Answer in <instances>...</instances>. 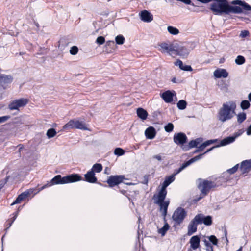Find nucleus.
Wrapping results in <instances>:
<instances>
[{
    "label": "nucleus",
    "instance_id": "obj_32",
    "mask_svg": "<svg viewBox=\"0 0 251 251\" xmlns=\"http://www.w3.org/2000/svg\"><path fill=\"white\" fill-rule=\"evenodd\" d=\"M102 170V166L101 164L96 163L93 165L91 171H93V172L95 173H100V172Z\"/></svg>",
    "mask_w": 251,
    "mask_h": 251
},
{
    "label": "nucleus",
    "instance_id": "obj_35",
    "mask_svg": "<svg viewBox=\"0 0 251 251\" xmlns=\"http://www.w3.org/2000/svg\"><path fill=\"white\" fill-rule=\"evenodd\" d=\"M56 132L54 128H50L47 131L46 135L48 138H51L54 137L56 134Z\"/></svg>",
    "mask_w": 251,
    "mask_h": 251
},
{
    "label": "nucleus",
    "instance_id": "obj_33",
    "mask_svg": "<svg viewBox=\"0 0 251 251\" xmlns=\"http://www.w3.org/2000/svg\"><path fill=\"white\" fill-rule=\"evenodd\" d=\"M167 30L169 33L174 35L178 34L179 32V30L177 28L172 26H168Z\"/></svg>",
    "mask_w": 251,
    "mask_h": 251
},
{
    "label": "nucleus",
    "instance_id": "obj_42",
    "mask_svg": "<svg viewBox=\"0 0 251 251\" xmlns=\"http://www.w3.org/2000/svg\"><path fill=\"white\" fill-rule=\"evenodd\" d=\"M125 153L124 150L120 148H117L114 150V154L118 156H121Z\"/></svg>",
    "mask_w": 251,
    "mask_h": 251
},
{
    "label": "nucleus",
    "instance_id": "obj_13",
    "mask_svg": "<svg viewBox=\"0 0 251 251\" xmlns=\"http://www.w3.org/2000/svg\"><path fill=\"white\" fill-rule=\"evenodd\" d=\"M187 140L186 135L182 132L174 134L173 140L175 144L178 145H182L185 144Z\"/></svg>",
    "mask_w": 251,
    "mask_h": 251
},
{
    "label": "nucleus",
    "instance_id": "obj_40",
    "mask_svg": "<svg viewBox=\"0 0 251 251\" xmlns=\"http://www.w3.org/2000/svg\"><path fill=\"white\" fill-rule=\"evenodd\" d=\"M209 241L211 242L213 245H217L218 244V239L214 235H211L207 237Z\"/></svg>",
    "mask_w": 251,
    "mask_h": 251
},
{
    "label": "nucleus",
    "instance_id": "obj_6",
    "mask_svg": "<svg viewBox=\"0 0 251 251\" xmlns=\"http://www.w3.org/2000/svg\"><path fill=\"white\" fill-rule=\"evenodd\" d=\"M216 186V185L214 182L208 180H203L199 185V188L201 193V196L200 197L197 201H199L201 199L205 196L209 192L210 189L215 187Z\"/></svg>",
    "mask_w": 251,
    "mask_h": 251
},
{
    "label": "nucleus",
    "instance_id": "obj_49",
    "mask_svg": "<svg viewBox=\"0 0 251 251\" xmlns=\"http://www.w3.org/2000/svg\"><path fill=\"white\" fill-rule=\"evenodd\" d=\"M183 62L179 59H178L176 62H175V65L176 66H178L179 68L181 69V67H183Z\"/></svg>",
    "mask_w": 251,
    "mask_h": 251
},
{
    "label": "nucleus",
    "instance_id": "obj_15",
    "mask_svg": "<svg viewBox=\"0 0 251 251\" xmlns=\"http://www.w3.org/2000/svg\"><path fill=\"white\" fill-rule=\"evenodd\" d=\"M196 216L200 220L199 224L203 223L205 225L209 226L212 223V217L210 216H204L202 214H198Z\"/></svg>",
    "mask_w": 251,
    "mask_h": 251
},
{
    "label": "nucleus",
    "instance_id": "obj_45",
    "mask_svg": "<svg viewBox=\"0 0 251 251\" xmlns=\"http://www.w3.org/2000/svg\"><path fill=\"white\" fill-rule=\"evenodd\" d=\"M203 242L204 243L205 246L207 248V250L208 251H213V249L212 246L206 240H204Z\"/></svg>",
    "mask_w": 251,
    "mask_h": 251
},
{
    "label": "nucleus",
    "instance_id": "obj_24",
    "mask_svg": "<svg viewBox=\"0 0 251 251\" xmlns=\"http://www.w3.org/2000/svg\"><path fill=\"white\" fill-rule=\"evenodd\" d=\"M145 134L147 138L149 139H153L156 135V131L154 128L152 126L147 128L145 131Z\"/></svg>",
    "mask_w": 251,
    "mask_h": 251
},
{
    "label": "nucleus",
    "instance_id": "obj_53",
    "mask_svg": "<svg viewBox=\"0 0 251 251\" xmlns=\"http://www.w3.org/2000/svg\"><path fill=\"white\" fill-rule=\"evenodd\" d=\"M152 158L154 159H157L158 161L162 160V157L160 154L155 155L153 156Z\"/></svg>",
    "mask_w": 251,
    "mask_h": 251
},
{
    "label": "nucleus",
    "instance_id": "obj_47",
    "mask_svg": "<svg viewBox=\"0 0 251 251\" xmlns=\"http://www.w3.org/2000/svg\"><path fill=\"white\" fill-rule=\"evenodd\" d=\"M181 70L185 71H192L193 70L192 68L190 65L183 64V67H181Z\"/></svg>",
    "mask_w": 251,
    "mask_h": 251
},
{
    "label": "nucleus",
    "instance_id": "obj_34",
    "mask_svg": "<svg viewBox=\"0 0 251 251\" xmlns=\"http://www.w3.org/2000/svg\"><path fill=\"white\" fill-rule=\"evenodd\" d=\"M187 102L185 100H180L177 103V107L180 110H184L186 108Z\"/></svg>",
    "mask_w": 251,
    "mask_h": 251
},
{
    "label": "nucleus",
    "instance_id": "obj_61",
    "mask_svg": "<svg viewBox=\"0 0 251 251\" xmlns=\"http://www.w3.org/2000/svg\"><path fill=\"white\" fill-rule=\"evenodd\" d=\"M48 187V185H47H47H45L44 186H43L42 187V189H44V188H46V187Z\"/></svg>",
    "mask_w": 251,
    "mask_h": 251
},
{
    "label": "nucleus",
    "instance_id": "obj_39",
    "mask_svg": "<svg viewBox=\"0 0 251 251\" xmlns=\"http://www.w3.org/2000/svg\"><path fill=\"white\" fill-rule=\"evenodd\" d=\"M115 41L117 44L122 45L125 41V38L123 35H119L115 38Z\"/></svg>",
    "mask_w": 251,
    "mask_h": 251
},
{
    "label": "nucleus",
    "instance_id": "obj_9",
    "mask_svg": "<svg viewBox=\"0 0 251 251\" xmlns=\"http://www.w3.org/2000/svg\"><path fill=\"white\" fill-rule=\"evenodd\" d=\"M159 50L163 53H167L171 56H174L175 43L168 44L167 43H162L159 45Z\"/></svg>",
    "mask_w": 251,
    "mask_h": 251
},
{
    "label": "nucleus",
    "instance_id": "obj_54",
    "mask_svg": "<svg viewBox=\"0 0 251 251\" xmlns=\"http://www.w3.org/2000/svg\"><path fill=\"white\" fill-rule=\"evenodd\" d=\"M198 1H200L202 3H207L209 2H211L212 0H197Z\"/></svg>",
    "mask_w": 251,
    "mask_h": 251
},
{
    "label": "nucleus",
    "instance_id": "obj_10",
    "mask_svg": "<svg viewBox=\"0 0 251 251\" xmlns=\"http://www.w3.org/2000/svg\"><path fill=\"white\" fill-rule=\"evenodd\" d=\"M174 54V56L178 55L182 58H186L190 52V50L185 47L182 46L177 43H175Z\"/></svg>",
    "mask_w": 251,
    "mask_h": 251
},
{
    "label": "nucleus",
    "instance_id": "obj_29",
    "mask_svg": "<svg viewBox=\"0 0 251 251\" xmlns=\"http://www.w3.org/2000/svg\"><path fill=\"white\" fill-rule=\"evenodd\" d=\"M170 226L167 223H165L164 226L160 228L158 232L159 234H161L162 236H164L166 233V232L168 230Z\"/></svg>",
    "mask_w": 251,
    "mask_h": 251
},
{
    "label": "nucleus",
    "instance_id": "obj_16",
    "mask_svg": "<svg viewBox=\"0 0 251 251\" xmlns=\"http://www.w3.org/2000/svg\"><path fill=\"white\" fill-rule=\"evenodd\" d=\"M140 19L144 22L149 23L153 20V15L148 11L144 10L140 13Z\"/></svg>",
    "mask_w": 251,
    "mask_h": 251
},
{
    "label": "nucleus",
    "instance_id": "obj_36",
    "mask_svg": "<svg viewBox=\"0 0 251 251\" xmlns=\"http://www.w3.org/2000/svg\"><path fill=\"white\" fill-rule=\"evenodd\" d=\"M237 122L241 124L246 119V113L242 112L239 113L237 116Z\"/></svg>",
    "mask_w": 251,
    "mask_h": 251
},
{
    "label": "nucleus",
    "instance_id": "obj_50",
    "mask_svg": "<svg viewBox=\"0 0 251 251\" xmlns=\"http://www.w3.org/2000/svg\"><path fill=\"white\" fill-rule=\"evenodd\" d=\"M205 148L204 146H203V145H201L199 147H198V149L194 151V153H196L198 152L201 151H202Z\"/></svg>",
    "mask_w": 251,
    "mask_h": 251
},
{
    "label": "nucleus",
    "instance_id": "obj_22",
    "mask_svg": "<svg viewBox=\"0 0 251 251\" xmlns=\"http://www.w3.org/2000/svg\"><path fill=\"white\" fill-rule=\"evenodd\" d=\"M13 81V77L11 75L0 74V85L2 86L3 85L10 83Z\"/></svg>",
    "mask_w": 251,
    "mask_h": 251
},
{
    "label": "nucleus",
    "instance_id": "obj_58",
    "mask_svg": "<svg viewBox=\"0 0 251 251\" xmlns=\"http://www.w3.org/2000/svg\"><path fill=\"white\" fill-rule=\"evenodd\" d=\"M17 215H18V213H17H17H15V215H14V217H13V220L12 221L11 223L9 224V227H10V226H11L12 223L14 222V221L16 219V217H17Z\"/></svg>",
    "mask_w": 251,
    "mask_h": 251
},
{
    "label": "nucleus",
    "instance_id": "obj_18",
    "mask_svg": "<svg viewBox=\"0 0 251 251\" xmlns=\"http://www.w3.org/2000/svg\"><path fill=\"white\" fill-rule=\"evenodd\" d=\"M213 75L216 78H226L228 75V73L225 69L218 68L214 71Z\"/></svg>",
    "mask_w": 251,
    "mask_h": 251
},
{
    "label": "nucleus",
    "instance_id": "obj_57",
    "mask_svg": "<svg viewBox=\"0 0 251 251\" xmlns=\"http://www.w3.org/2000/svg\"><path fill=\"white\" fill-rule=\"evenodd\" d=\"M224 233H225V239H226V245H227L228 243V240L227 238V231H226V230H225Z\"/></svg>",
    "mask_w": 251,
    "mask_h": 251
},
{
    "label": "nucleus",
    "instance_id": "obj_27",
    "mask_svg": "<svg viewBox=\"0 0 251 251\" xmlns=\"http://www.w3.org/2000/svg\"><path fill=\"white\" fill-rule=\"evenodd\" d=\"M182 171V170L181 169L180 167L178 169L175 170L174 173L169 176L166 177L165 179L169 181V182H170V183L171 184L172 182H173L175 180V176Z\"/></svg>",
    "mask_w": 251,
    "mask_h": 251
},
{
    "label": "nucleus",
    "instance_id": "obj_19",
    "mask_svg": "<svg viewBox=\"0 0 251 251\" xmlns=\"http://www.w3.org/2000/svg\"><path fill=\"white\" fill-rule=\"evenodd\" d=\"M85 180L89 183H94L97 181V178L95 176V173L93 171H89L84 175Z\"/></svg>",
    "mask_w": 251,
    "mask_h": 251
},
{
    "label": "nucleus",
    "instance_id": "obj_43",
    "mask_svg": "<svg viewBox=\"0 0 251 251\" xmlns=\"http://www.w3.org/2000/svg\"><path fill=\"white\" fill-rule=\"evenodd\" d=\"M78 49L75 46H74L72 47H71L70 50V54L74 55L78 53Z\"/></svg>",
    "mask_w": 251,
    "mask_h": 251
},
{
    "label": "nucleus",
    "instance_id": "obj_11",
    "mask_svg": "<svg viewBox=\"0 0 251 251\" xmlns=\"http://www.w3.org/2000/svg\"><path fill=\"white\" fill-rule=\"evenodd\" d=\"M200 219L195 216L191 221L187 227V235L190 236L195 233L197 230V226L199 224Z\"/></svg>",
    "mask_w": 251,
    "mask_h": 251
},
{
    "label": "nucleus",
    "instance_id": "obj_17",
    "mask_svg": "<svg viewBox=\"0 0 251 251\" xmlns=\"http://www.w3.org/2000/svg\"><path fill=\"white\" fill-rule=\"evenodd\" d=\"M251 169V159L243 161L241 163L240 170L242 174L248 173Z\"/></svg>",
    "mask_w": 251,
    "mask_h": 251
},
{
    "label": "nucleus",
    "instance_id": "obj_59",
    "mask_svg": "<svg viewBox=\"0 0 251 251\" xmlns=\"http://www.w3.org/2000/svg\"><path fill=\"white\" fill-rule=\"evenodd\" d=\"M248 98L249 100H250V101H251V93H250L248 94Z\"/></svg>",
    "mask_w": 251,
    "mask_h": 251
},
{
    "label": "nucleus",
    "instance_id": "obj_1",
    "mask_svg": "<svg viewBox=\"0 0 251 251\" xmlns=\"http://www.w3.org/2000/svg\"><path fill=\"white\" fill-rule=\"evenodd\" d=\"M214 1L210 5V10L215 15H221L223 14H229L230 13L241 14L245 11H251V6L244 1L234 0L230 5L227 0H213Z\"/></svg>",
    "mask_w": 251,
    "mask_h": 251
},
{
    "label": "nucleus",
    "instance_id": "obj_52",
    "mask_svg": "<svg viewBox=\"0 0 251 251\" xmlns=\"http://www.w3.org/2000/svg\"><path fill=\"white\" fill-rule=\"evenodd\" d=\"M222 177L224 178V182H227L230 179V174H228V176H224V173H223Z\"/></svg>",
    "mask_w": 251,
    "mask_h": 251
},
{
    "label": "nucleus",
    "instance_id": "obj_14",
    "mask_svg": "<svg viewBox=\"0 0 251 251\" xmlns=\"http://www.w3.org/2000/svg\"><path fill=\"white\" fill-rule=\"evenodd\" d=\"M214 147H212L210 149L207 150L205 152L202 154H200L197 156H195L194 157L190 159L189 160L186 161L184 163H183L180 167L181 169L182 170L184 169L185 168L189 166L190 164L193 163L194 162L198 161L202 158V156L205 153L211 151Z\"/></svg>",
    "mask_w": 251,
    "mask_h": 251
},
{
    "label": "nucleus",
    "instance_id": "obj_31",
    "mask_svg": "<svg viewBox=\"0 0 251 251\" xmlns=\"http://www.w3.org/2000/svg\"><path fill=\"white\" fill-rule=\"evenodd\" d=\"M238 168L239 164H237L235 165L234 167H233L232 168L228 169L226 172L224 173V176H228V174H229L230 175L234 174L237 171Z\"/></svg>",
    "mask_w": 251,
    "mask_h": 251
},
{
    "label": "nucleus",
    "instance_id": "obj_21",
    "mask_svg": "<svg viewBox=\"0 0 251 251\" xmlns=\"http://www.w3.org/2000/svg\"><path fill=\"white\" fill-rule=\"evenodd\" d=\"M191 247L193 250H196L200 246V238L198 236H193L190 240Z\"/></svg>",
    "mask_w": 251,
    "mask_h": 251
},
{
    "label": "nucleus",
    "instance_id": "obj_28",
    "mask_svg": "<svg viewBox=\"0 0 251 251\" xmlns=\"http://www.w3.org/2000/svg\"><path fill=\"white\" fill-rule=\"evenodd\" d=\"M168 185H167L164 182H163L161 188L159 191L158 193L156 195H161V196H166L167 195V190L166 188Z\"/></svg>",
    "mask_w": 251,
    "mask_h": 251
},
{
    "label": "nucleus",
    "instance_id": "obj_41",
    "mask_svg": "<svg viewBox=\"0 0 251 251\" xmlns=\"http://www.w3.org/2000/svg\"><path fill=\"white\" fill-rule=\"evenodd\" d=\"M164 129L166 132H171L173 130L174 125L171 123H168L166 126H165Z\"/></svg>",
    "mask_w": 251,
    "mask_h": 251
},
{
    "label": "nucleus",
    "instance_id": "obj_2",
    "mask_svg": "<svg viewBox=\"0 0 251 251\" xmlns=\"http://www.w3.org/2000/svg\"><path fill=\"white\" fill-rule=\"evenodd\" d=\"M236 104L234 101H228L223 104L218 113V119L222 122L232 119L235 115Z\"/></svg>",
    "mask_w": 251,
    "mask_h": 251
},
{
    "label": "nucleus",
    "instance_id": "obj_56",
    "mask_svg": "<svg viewBox=\"0 0 251 251\" xmlns=\"http://www.w3.org/2000/svg\"><path fill=\"white\" fill-rule=\"evenodd\" d=\"M247 134L248 135H251V125L249 126V127L247 128Z\"/></svg>",
    "mask_w": 251,
    "mask_h": 251
},
{
    "label": "nucleus",
    "instance_id": "obj_12",
    "mask_svg": "<svg viewBox=\"0 0 251 251\" xmlns=\"http://www.w3.org/2000/svg\"><path fill=\"white\" fill-rule=\"evenodd\" d=\"M124 179V176H110L107 180V182L109 186L111 187L118 185L122 182Z\"/></svg>",
    "mask_w": 251,
    "mask_h": 251
},
{
    "label": "nucleus",
    "instance_id": "obj_8",
    "mask_svg": "<svg viewBox=\"0 0 251 251\" xmlns=\"http://www.w3.org/2000/svg\"><path fill=\"white\" fill-rule=\"evenodd\" d=\"M28 101V100L27 99L21 98L16 99L11 101L8 104V107L10 110H18L19 108L23 107L26 105Z\"/></svg>",
    "mask_w": 251,
    "mask_h": 251
},
{
    "label": "nucleus",
    "instance_id": "obj_4",
    "mask_svg": "<svg viewBox=\"0 0 251 251\" xmlns=\"http://www.w3.org/2000/svg\"><path fill=\"white\" fill-rule=\"evenodd\" d=\"M166 197V196L154 195L152 198L154 203L159 205L160 211L164 217L167 215V209L170 203L169 201H165Z\"/></svg>",
    "mask_w": 251,
    "mask_h": 251
},
{
    "label": "nucleus",
    "instance_id": "obj_38",
    "mask_svg": "<svg viewBox=\"0 0 251 251\" xmlns=\"http://www.w3.org/2000/svg\"><path fill=\"white\" fill-rule=\"evenodd\" d=\"M235 62L237 65H242L245 63V59L243 56L238 55L236 58Z\"/></svg>",
    "mask_w": 251,
    "mask_h": 251
},
{
    "label": "nucleus",
    "instance_id": "obj_26",
    "mask_svg": "<svg viewBox=\"0 0 251 251\" xmlns=\"http://www.w3.org/2000/svg\"><path fill=\"white\" fill-rule=\"evenodd\" d=\"M137 114L142 120L146 119L148 116L147 111L142 108H139L137 109Z\"/></svg>",
    "mask_w": 251,
    "mask_h": 251
},
{
    "label": "nucleus",
    "instance_id": "obj_5",
    "mask_svg": "<svg viewBox=\"0 0 251 251\" xmlns=\"http://www.w3.org/2000/svg\"><path fill=\"white\" fill-rule=\"evenodd\" d=\"M73 128H76L84 130H88L86 124L84 122L75 119L69 121L63 126V129L64 130Z\"/></svg>",
    "mask_w": 251,
    "mask_h": 251
},
{
    "label": "nucleus",
    "instance_id": "obj_63",
    "mask_svg": "<svg viewBox=\"0 0 251 251\" xmlns=\"http://www.w3.org/2000/svg\"><path fill=\"white\" fill-rule=\"evenodd\" d=\"M224 59H220V63H223L224 62Z\"/></svg>",
    "mask_w": 251,
    "mask_h": 251
},
{
    "label": "nucleus",
    "instance_id": "obj_37",
    "mask_svg": "<svg viewBox=\"0 0 251 251\" xmlns=\"http://www.w3.org/2000/svg\"><path fill=\"white\" fill-rule=\"evenodd\" d=\"M240 106L243 110H246L250 107V103L248 100H244L241 102Z\"/></svg>",
    "mask_w": 251,
    "mask_h": 251
},
{
    "label": "nucleus",
    "instance_id": "obj_23",
    "mask_svg": "<svg viewBox=\"0 0 251 251\" xmlns=\"http://www.w3.org/2000/svg\"><path fill=\"white\" fill-rule=\"evenodd\" d=\"M30 192L29 191H25L23 193L20 194L15 201L11 204V205H15L16 204L19 203L22 201L23 200L25 199L27 197L30 195Z\"/></svg>",
    "mask_w": 251,
    "mask_h": 251
},
{
    "label": "nucleus",
    "instance_id": "obj_60",
    "mask_svg": "<svg viewBox=\"0 0 251 251\" xmlns=\"http://www.w3.org/2000/svg\"><path fill=\"white\" fill-rule=\"evenodd\" d=\"M165 183L167 184V185H169V184H170V182H169V181H168L166 179L165 180V181H164Z\"/></svg>",
    "mask_w": 251,
    "mask_h": 251
},
{
    "label": "nucleus",
    "instance_id": "obj_46",
    "mask_svg": "<svg viewBox=\"0 0 251 251\" xmlns=\"http://www.w3.org/2000/svg\"><path fill=\"white\" fill-rule=\"evenodd\" d=\"M105 42V39L103 36H99L97 38L96 42L102 45Z\"/></svg>",
    "mask_w": 251,
    "mask_h": 251
},
{
    "label": "nucleus",
    "instance_id": "obj_30",
    "mask_svg": "<svg viewBox=\"0 0 251 251\" xmlns=\"http://www.w3.org/2000/svg\"><path fill=\"white\" fill-rule=\"evenodd\" d=\"M202 141L201 138H197L195 140H192L189 143V146L190 148L196 147L200 144Z\"/></svg>",
    "mask_w": 251,
    "mask_h": 251
},
{
    "label": "nucleus",
    "instance_id": "obj_44",
    "mask_svg": "<svg viewBox=\"0 0 251 251\" xmlns=\"http://www.w3.org/2000/svg\"><path fill=\"white\" fill-rule=\"evenodd\" d=\"M217 139H213V140H209L205 141V142L203 143L202 144L203 145V146L205 148L207 146L210 145L211 144L214 143L216 142H217Z\"/></svg>",
    "mask_w": 251,
    "mask_h": 251
},
{
    "label": "nucleus",
    "instance_id": "obj_7",
    "mask_svg": "<svg viewBox=\"0 0 251 251\" xmlns=\"http://www.w3.org/2000/svg\"><path fill=\"white\" fill-rule=\"evenodd\" d=\"M186 216V211L182 207H178L174 211L172 215V219L176 224H180Z\"/></svg>",
    "mask_w": 251,
    "mask_h": 251
},
{
    "label": "nucleus",
    "instance_id": "obj_48",
    "mask_svg": "<svg viewBox=\"0 0 251 251\" xmlns=\"http://www.w3.org/2000/svg\"><path fill=\"white\" fill-rule=\"evenodd\" d=\"M10 118V116H4L0 117V123H3Z\"/></svg>",
    "mask_w": 251,
    "mask_h": 251
},
{
    "label": "nucleus",
    "instance_id": "obj_3",
    "mask_svg": "<svg viewBox=\"0 0 251 251\" xmlns=\"http://www.w3.org/2000/svg\"><path fill=\"white\" fill-rule=\"evenodd\" d=\"M82 180V177L78 174H73L62 177L58 175L53 177L51 180V184L49 186L54 184H64L73 183Z\"/></svg>",
    "mask_w": 251,
    "mask_h": 251
},
{
    "label": "nucleus",
    "instance_id": "obj_20",
    "mask_svg": "<svg viewBox=\"0 0 251 251\" xmlns=\"http://www.w3.org/2000/svg\"><path fill=\"white\" fill-rule=\"evenodd\" d=\"M175 94V92L167 91L162 94L161 98L166 102L170 103L173 101V97Z\"/></svg>",
    "mask_w": 251,
    "mask_h": 251
},
{
    "label": "nucleus",
    "instance_id": "obj_55",
    "mask_svg": "<svg viewBox=\"0 0 251 251\" xmlns=\"http://www.w3.org/2000/svg\"><path fill=\"white\" fill-rule=\"evenodd\" d=\"M241 134H242L241 132L238 131L237 132L235 133L234 134V136H233V137H235V139L237 137L240 136L241 135Z\"/></svg>",
    "mask_w": 251,
    "mask_h": 251
},
{
    "label": "nucleus",
    "instance_id": "obj_51",
    "mask_svg": "<svg viewBox=\"0 0 251 251\" xmlns=\"http://www.w3.org/2000/svg\"><path fill=\"white\" fill-rule=\"evenodd\" d=\"M249 33L247 30H244L241 32L240 36L242 37H245L249 35Z\"/></svg>",
    "mask_w": 251,
    "mask_h": 251
},
{
    "label": "nucleus",
    "instance_id": "obj_62",
    "mask_svg": "<svg viewBox=\"0 0 251 251\" xmlns=\"http://www.w3.org/2000/svg\"><path fill=\"white\" fill-rule=\"evenodd\" d=\"M172 81L173 82H174V83L176 82V78H173L172 79Z\"/></svg>",
    "mask_w": 251,
    "mask_h": 251
},
{
    "label": "nucleus",
    "instance_id": "obj_25",
    "mask_svg": "<svg viewBox=\"0 0 251 251\" xmlns=\"http://www.w3.org/2000/svg\"><path fill=\"white\" fill-rule=\"evenodd\" d=\"M235 141V137L233 136H229L223 139L221 142L219 146H223L228 145L230 143L233 142ZM217 147H219L218 146Z\"/></svg>",
    "mask_w": 251,
    "mask_h": 251
}]
</instances>
